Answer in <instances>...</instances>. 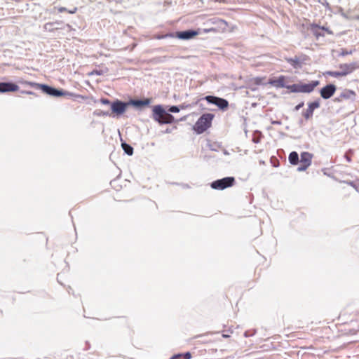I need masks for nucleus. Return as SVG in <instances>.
I'll return each instance as SVG.
<instances>
[{
	"instance_id": "f8f14e48",
	"label": "nucleus",
	"mask_w": 359,
	"mask_h": 359,
	"mask_svg": "<svg viewBox=\"0 0 359 359\" xmlns=\"http://www.w3.org/2000/svg\"><path fill=\"white\" fill-rule=\"evenodd\" d=\"M287 78L285 76L281 75L278 78L271 79L269 80L268 83L271 86L278 88H287Z\"/></svg>"
},
{
	"instance_id": "423d86ee",
	"label": "nucleus",
	"mask_w": 359,
	"mask_h": 359,
	"mask_svg": "<svg viewBox=\"0 0 359 359\" xmlns=\"http://www.w3.org/2000/svg\"><path fill=\"white\" fill-rule=\"evenodd\" d=\"M235 182L236 180L233 177H226L212 182L210 187L213 189L224 190L226 188L233 187Z\"/></svg>"
},
{
	"instance_id": "7c9ffc66",
	"label": "nucleus",
	"mask_w": 359,
	"mask_h": 359,
	"mask_svg": "<svg viewBox=\"0 0 359 359\" xmlns=\"http://www.w3.org/2000/svg\"><path fill=\"white\" fill-rule=\"evenodd\" d=\"M203 334L196 335V336L193 337L191 338V339H196L199 338V337H203Z\"/></svg>"
},
{
	"instance_id": "1a4fd4ad",
	"label": "nucleus",
	"mask_w": 359,
	"mask_h": 359,
	"mask_svg": "<svg viewBox=\"0 0 359 359\" xmlns=\"http://www.w3.org/2000/svg\"><path fill=\"white\" fill-rule=\"evenodd\" d=\"M358 68L359 64L358 62H352L350 64L344 63L339 65V72H341V74H343V76L351 74Z\"/></svg>"
},
{
	"instance_id": "f257e3e1",
	"label": "nucleus",
	"mask_w": 359,
	"mask_h": 359,
	"mask_svg": "<svg viewBox=\"0 0 359 359\" xmlns=\"http://www.w3.org/2000/svg\"><path fill=\"white\" fill-rule=\"evenodd\" d=\"M150 104L149 99H144L142 100H130L129 102H124L121 100H116L111 104V110L113 114H116L117 116L122 115L126 112L127 108L130 105L135 107L148 106Z\"/></svg>"
},
{
	"instance_id": "ddd939ff",
	"label": "nucleus",
	"mask_w": 359,
	"mask_h": 359,
	"mask_svg": "<svg viewBox=\"0 0 359 359\" xmlns=\"http://www.w3.org/2000/svg\"><path fill=\"white\" fill-rule=\"evenodd\" d=\"M336 91V86L333 84H329L320 90V95L324 99H329Z\"/></svg>"
},
{
	"instance_id": "bb28decb",
	"label": "nucleus",
	"mask_w": 359,
	"mask_h": 359,
	"mask_svg": "<svg viewBox=\"0 0 359 359\" xmlns=\"http://www.w3.org/2000/svg\"><path fill=\"white\" fill-rule=\"evenodd\" d=\"M202 32L203 33H210V32L215 33V28L213 27H210V28L203 29Z\"/></svg>"
},
{
	"instance_id": "b1692460",
	"label": "nucleus",
	"mask_w": 359,
	"mask_h": 359,
	"mask_svg": "<svg viewBox=\"0 0 359 359\" xmlns=\"http://www.w3.org/2000/svg\"><path fill=\"white\" fill-rule=\"evenodd\" d=\"M264 79L265 78L256 77L252 79V82L256 85H261L263 84V81L264 80Z\"/></svg>"
},
{
	"instance_id": "9b49d317",
	"label": "nucleus",
	"mask_w": 359,
	"mask_h": 359,
	"mask_svg": "<svg viewBox=\"0 0 359 359\" xmlns=\"http://www.w3.org/2000/svg\"><path fill=\"white\" fill-rule=\"evenodd\" d=\"M201 33L200 29L198 30H186L182 32H177L175 36L182 40H189L194 38Z\"/></svg>"
},
{
	"instance_id": "412c9836",
	"label": "nucleus",
	"mask_w": 359,
	"mask_h": 359,
	"mask_svg": "<svg viewBox=\"0 0 359 359\" xmlns=\"http://www.w3.org/2000/svg\"><path fill=\"white\" fill-rule=\"evenodd\" d=\"M324 75L334 78L343 77V74H341L339 71H327L324 73Z\"/></svg>"
},
{
	"instance_id": "7ed1b4c3",
	"label": "nucleus",
	"mask_w": 359,
	"mask_h": 359,
	"mask_svg": "<svg viewBox=\"0 0 359 359\" xmlns=\"http://www.w3.org/2000/svg\"><path fill=\"white\" fill-rule=\"evenodd\" d=\"M153 118L161 124H168L174 122V116L167 113L161 105L153 108Z\"/></svg>"
},
{
	"instance_id": "a878e982",
	"label": "nucleus",
	"mask_w": 359,
	"mask_h": 359,
	"mask_svg": "<svg viewBox=\"0 0 359 359\" xmlns=\"http://www.w3.org/2000/svg\"><path fill=\"white\" fill-rule=\"evenodd\" d=\"M168 111L172 113L179 112L180 109L177 106H172L169 108Z\"/></svg>"
},
{
	"instance_id": "f03ea898",
	"label": "nucleus",
	"mask_w": 359,
	"mask_h": 359,
	"mask_svg": "<svg viewBox=\"0 0 359 359\" xmlns=\"http://www.w3.org/2000/svg\"><path fill=\"white\" fill-rule=\"evenodd\" d=\"M20 83L24 85L31 86L32 88H35L36 89H41L46 93L50 95H53V96L60 97V96H65L66 95H69L71 96H74L76 98H81L82 100L87 99V97H86V96H83L81 95H75V94H72V93H67V92H65L62 90H60L51 88V87L44 85V84H40V83H37L35 82L27 81H20Z\"/></svg>"
},
{
	"instance_id": "aec40b11",
	"label": "nucleus",
	"mask_w": 359,
	"mask_h": 359,
	"mask_svg": "<svg viewBox=\"0 0 359 359\" xmlns=\"http://www.w3.org/2000/svg\"><path fill=\"white\" fill-rule=\"evenodd\" d=\"M288 160L292 165H297L299 163V158L297 152L292 151L289 155Z\"/></svg>"
},
{
	"instance_id": "6e6552de",
	"label": "nucleus",
	"mask_w": 359,
	"mask_h": 359,
	"mask_svg": "<svg viewBox=\"0 0 359 359\" xmlns=\"http://www.w3.org/2000/svg\"><path fill=\"white\" fill-rule=\"evenodd\" d=\"M205 99L211 104H214L217 105L219 109H225L229 106V102L226 100L212 96V95H208L205 97Z\"/></svg>"
},
{
	"instance_id": "9d476101",
	"label": "nucleus",
	"mask_w": 359,
	"mask_h": 359,
	"mask_svg": "<svg viewBox=\"0 0 359 359\" xmlns=\"http://www.w3.org/2000/svg\"><path fill=\"white\" fill-rule=\"evenodd\" d=\"M311 29L313 35L316 36V39H318L320 36H324L325 33H327V34H333V32L328 28L320 27L316 24L311 25Z\"/></svg>"
},
{
	"instance_id": "2eb2a0df",
	"label": "nucleus",
	"mask_w": 359,
	"mask_h": 359,
	"mask_svg": "<svg viewBox=\"0 0 359 359\" xmlns=\"http://www.w3.org/2000/svg\"><path fill=\"white\" fill-rule=\"evenodd\" d=\"M212 23L215 25L213 27L215 29L216 32H224L227 30L228 23L222 19H217L215 20H212Z\"/></svg>"
},
{
	"instance_id": "f3484780",
	"label": "nucleus",
	"mask_w": 359,
	"mask_h": 359,
	"mask_svg": "<svg viewBox=\"0 0 359 359\" xmlns=\"http://www.w3.org/2000/svg\"><path fill=\"white\" fill-rule=\"evenodd\" d=\"M320 104L318 102H313L309 104V107L306 111L304 113V116L306 119L310 118L313 116V111L318 108Z\"/></svg>"
},
{
	"instance_id": "473e14b6",
	"label": "nucleus",
	"mask_w": 359,
	"mask_h": 359,
	"mask_svg": "<svg viewBox=\"0 0 359 359\" xmlns=\"http://www.w3.org/2000/svg\"><path fill=\"white\" fill-rule=\"evenodd\" d=\"M224 337H228L229 336L228 335H223Z\"/></svg>"
},
{
	"instance_id": "dca6fc26",
	"label": "nucleus",
	"mask_w": 359,
	"mask_h": 359,
	"mask_svg": "<svg viewBox=\"0 0 359 359\" xmlns=\"http://www.w3.org/2000/svg\"><path fill=\"white\" fill-rule=\"evenodd\" d=\"M19 87L18 85L13 83H0V92L6 93V92H15L18 91Z\"/></svg>"
},
{
	"instance_id": "20e7f679",
	"label": "nucleus",
	"mask_w": 359,
	"mask_h": 359,
	"mask_svg": "<svg viewBox=\"0 0 359 359\" xmlns=\"http://www.w3.org/2000/svg\"><path fill=\"white\" fill-rule=\"evenodd\" d=\"M214 115L212 114L206 113L203 114L196 122L193 128L197 134L204 133L211 126Z\"/></svg>"
},
{
	"instance_id": "0eeeda50",
	"label": "nucleus",
	"mask_w": 359,
	"mask_h": 359,
	"mask_svg": "<svg viewBox=\"0 0 359 359\" xmlns=\"http://www.w3.org/2000/svg\"><path fill=\"white\" fill-rule=\"evenodd\" d=\"M313 155L309 152L304 151L300 155L299 166L297 170L299 172L305 171L311 165Z\"/></svg>"
},
{
	"instance_id": "4468645a",
	"label": "nucleus",
	"mask_w": 359,
	"mask_h": 359,
	"mask_svg": "<svg viewBox=\"0 0 359 359\" xmlns=\"http://www.w3.org/2000/svg\"><path fill=\"white\" fill-rule=\"evenodd\" d=\"M285 60L294 68H298L307 60V56L304 55L302 57L294 56V57L286 58Z\"/></svg>"
},
{
	"instance_id": "5701e85b",
	"label": "nucleus",
	"mask_w": 359,
	"mask_h": 359,
	"mask_svg": "<svg viewBox=\"0 0 359 359\" xmlns=\"http://www.w3.org/2000/svg\"><path fill=\"white\" fill-rule=\"evenodd\" d=\"M121 146H122V148L124 150V151L128 155H132L133 154V148L130 145H129V144H128L126 143H122Z\"/></svg>"
},
{
	"instance_id": "4be33fe9",
	"label": "nucleus",
	"mask_w": 359,
	"mask_h": 359,
	"mask_svg": "<svg viewBox=\"0 0 359 359\" xmlns=\"http://www.w3.org/2000/svg\"><path fill=\"white\" fill-rule=\"evenodd\" d=\"M191 354L189 352H187L184 354H177L170 358V359H190Z\"/></svg>"
},
{
	"instance_id": "a211bd4d",
	"label": "nucleus",
	"mask_w": 359,
	"mask_h": 359,
	"mask_svg": "<svg viewBox=\"0 0 359 359\" xmlns=\"http://www.w3.org/2000/svg\"><path fill=\"white\" fill-rule=\"evenodd\" d=\"M356 96L355 91L346 89L339 95V100L354 99Z\"/></svg>"
},
{
	"instance_id": "39448f33",
	"label": "nucleus",
	"mask_w": 359,
	"mask_h": 359,
	"mask_svg": "<svg viewBox=\"0 0 359 359\" xmlns=\"http://www.w3.org/2000/svg\"><path fill=\"white\" fill-rule=\"evenodd\" d=\"M319 85L318 81H312L309 83H297L289 85L287 88L292 93H309L312 92L316 87Z\"/></svg>"
},
{
	"instance_id": "cd10ccee",
	"label": "nucleus",
	"mask_w": 359,
	"mask_h": 359,
	"mask_svg": "<svg viewBox=\"0 0 359 359\" xmlns=\"http://www.w3.org/2000/svg\"><path fill=\"white\" fill-rule=\"evenodd\" d=\"M174 35L172 34H167L165 35H163V36H158L156 37V39H164V38H166V37H173Z\"/></svg>"
},
{
	"instance_id": "2f4dec72",
	"label": "nucleus",
	"mask_w": 359,
	"mask_h": 359,
	"mask_svg": "<svg viewBox=\"0 0 359 359\" xmlns=\"http://www.w3.org/2000/svg\"><path fill=\"white\" fill-rule=\"evenodd\" d=\"M203 344L208 343V341H203Z\"/></svg>"
},
{
	"instance_id": "c756f323",
	"label": "nucleus",
	"mask_w": 359,
	"mask_h": 359,
	"mask_svg": "<svg viewBox=\"0 0 359 359\" xmlns=\"http://www.w3.org/2000/svg\"><path fill=\"white\" fill-rule=\"evenodd\" d=\"M22 93L28 95H34V93L32 91H22Z\"/></svg>"
},
{
	"instance_id": "c85d7f7f",
	"label": "nucleus",
	"mask_w": 359,
	"mask_h": 359,
	"mask_svg": "<svg viewBox=\"0 0 359 359\" xmlns=\"http://www.w3.org/2000/svg\"><path fill=\"white\" fill-rule=\"evenodd\" d=\"M304 105V102H302L300 104H299L297 107H296V109H300L301 107H302Z\"/></svg>"
},
{
	"instance_id": "393cba45",
	"label": "nucleus",
	"mask_w": 359,
	"mask_h": 359,
	"mask_svg": "<svg viewBox=\"0 0 359 359\" xmlns=\"http://www.w3.org/2000/svg\"><path fill=\"white\" fill-rule=\"evenodd\" d=\"M100 102L102 104H105V105H109L111 107V104L113 102H111L107 98H101Z\"/></svg>"
},
{
	"instance_id": "6ab92c4d",
	"label": "nucleus",
	"mask_w": 359,
	"mask_h": 359,
	"mask_svg": "<svg viewBox=\"0 0 359 359\" xmlns=\"http://www.w3.org/2000/svg\"><path fill=\"white\" fill-rule=\"evenodd\" d=\"M93 115L97 117L104 116H117L116 114H113L112 111L109 112L107 111H102L101 109H96L93 111Z\"/></svg>"
}]
</instances>
